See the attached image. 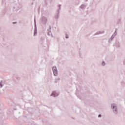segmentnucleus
Segmentation results:
<instances>
[{
	"mask_svg": "<svg viewBox=\"0 0 125 125\" xmlns=\"http://www.w3.org/2000/svg\"><path fill=\"white\" fill-rule=\"evenodd\" d=\"M66 39H68V38L67 37V36H66Z\"/></svg>",
	"mask_w": 125,
	"mask_h": 125,
	"instance_id": "8",
	"label": "nucleus"
},
{
	"mask_svg": "<svg viewBox=\"0 0 125 125\" xmlns=\"http://www.w3.org/2000/svg\"><path fill=\"white\" fill-rule=\"evenodd\" d=\"M0 85H1V87H2V86L1 85V83H0Z\"/></svg>",
	"mask_w": 125,
	"mask_h": 125,
	"instance_id": "7",
	"label": "nucleus"
},
{
	"mask_svg": "<svg viewBox=\"0 0 125 125\" xmlns=\"http://www.w3.org/2000/svg\"><path fill=\"white\" fill-rule=\"evenodd\" d=\"M112 108H113V109H115V105H112Z\"/></svg>",
	"mask_w": 125,
	"mask_h": 125,
	"instance_id": "5",
	"label": "nucleus"
},
{
	"mask_svg": "<svg viewBox=\"0 0 125 125\" xmlns=\"http://www.w3.org/2000/svg\"><path fill=\"white\" fill-rule=\"evenodd\" d=\"M57 95H58L55 94V93H53L51 95V96H57Z\"/></svg>",
	"mask_w": 125,
	"mask_h": 125,
	"instance_id": "3",
	"label": "nucleus"
},
{
	"mask_svg": "<svg viewBox=\"0 0 125 125\" xmlns=\"http://www.w3.org/2000/svg\"><path fill=\"white\" fill-rule=\"evenodd\" d=\"M53 74H54V75L57 76V70L53 71Z\"/></svg>",
	"mask_w": 125,
	"mask_h": 125,
	"instance_id": "1",
	"label": "nucleus"
},
{
	"mask_svg": "<svg viewBox=\"0 0 125 125\" xmlns=\"http://www.w3.org/2000/svg\"><path fill=\"white\" fill-rule=\"evenodd\" d=\"M99 118L101 117V115H100V114L99 115Z\"/></svg>",
	"mask_w": 125,
	"mask_h": 125,
	"instance_id": "6",
	"label": "nucleus"
},
{
	"mask_svg": "<svg viewBox=\"0 0 125 125\" xmlns=\"http://www.w3.org/2000/svg\"><path fill=\"white\" fill-rule=\"evenodd\" d=\"M55 71H57V69L56 68V67L54 66L53 67V72H54Z\"/></svg>",
	"mask_w": 125,
	"mask_h": 125,
	"instance_id": "2",
	"label": "nucleus"
},
{
	"mask_svg": "<svg viewBox=\"0 0 125 125\" xmlns=\"http://www.w3.org/2000/svg\"><path fill=\"white\" fill-rule=\"evenodd\" d=\"M102 65H103V66H104V65H105V62H103Z\"/></svg>",
	"mask_w": 125,
	"mask_h": 125,
	"instance_id": "4",
	"label": "nucleus"
}]
</instances>
